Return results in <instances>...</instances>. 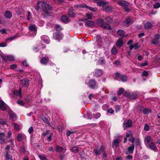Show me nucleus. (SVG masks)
I'll return each mask as SVG.
<instances>
[{
	"label": "nucleus",
	"instance_id": "nucleus-1",
	"mask_svg": "<svg viewBox=\"0 0 160 160\" xmlns=\"http://www.w3.org/2000/svg\"><path fill=\"white\" fill-rule=\"evenodd\" d=\"M42 10L47 16H50L51 13L49 11L52 10V7L49 4H47L45 2L43 1L41 4Z\"/></svg>",
	"mask_w": 160,
	"mask_h": 160
},
{
	"label": "nucleus",
	"instance_id": "nucleus-2",
	"mask_svg": "<svg viewBox=\"0 0 160 160\" xmlns=\"http://www.w3.org/2000/svg\"><path fill=\"white\" fill-rule=\"evenodd\" d=\"M105 147L104 146L102 145L100 148H95L93 150V152L97 156L98 155H100L101 153L105 151Z\"/></svg>",
	"mask_w": 160,
	"mask_h": 160
},
{
	"label": "nucleus",
	"instance_id": "nucleus-3",
	"mask_svg": "<svg viewBox=\"0 0 160 160\" xmlns=\"http://www.w3.org/2000/svg\"><path fill=\"white\" fill-rule=\"evenodd\" d=\"M115 76L116 79L118 80V78H120L122 82H125L127 81V77L125 75H121L120 73L116 72L115 73Z\"/></svg>",
	"mask_w": 160,
	"mask_h": 160
},
{
	"label": "nucleus",
	"instance_id": "nucleus-4",
	"mask_svg": "<svg viewBox=\"0 0 160 160\" xmlns=\"http://www.w3.org/2000/svg\"><path fill=\"white\" fill-rule=\"evenodd\" d=\"M93 2L99 7H102L103 9L108 3L107 1H104L102 0H93Z\"/></svg>",
	"mask_w": 160,
	"mask_h": 160
},
{
	"label": "nucleus",
	"instance_id": "nucleus-5",
	"mask_svg": "<svg viewBox=\"0 0 160 160\" xmlns=\"http://www.w3.org/2000/svg\"><path fill=\"white\" fill-rule=\"evenodd\" d=\"M132 126V122L131 120L128 119L126 122H124L123 123V127L124 130Z\"/></svg>",
	"mask_w": 160,
	"mask_h": 160
},
{
	"label": "nucleus",
	"instance_id": "nucleus-6",
	"mask_svg": "<svg viewBox=\"0 0 160 160\" xmlns=\"http://www.w3.org/2000/svg\"><path fill=\"white\" fill-rule=\"evenodd\" d=\"M139 109L140 112L142 111L144 115H148L152 112V110L150 108H144L142 105L139 107Z\"/></svg>",
	"mask_w": 160,
	"mask_h": 160
},
{
	"label": "nucleus",
	"instance_id": "nucleus-7",
	"mask_svg": "<svg viewBox=\"0 0 160 160\" xmlns=\"http://www.w3.org/2000/svg\"><path fill=\"white\" fill-rule=\"evenodd\" d=\"M160 38V36L159 34L156 35L154 38L151 41V43L153 45H157L159 43V39Z\"/></svg>",
	"mask_w": 160,
	"mask_h": 160
},
{
	"label": "nucleus",
	"instance_id": "nucleus-8",
	"mask_svg": "<svg viewBox=\"0 0 160 160\" xmlns=\"http://www.w3.org/2000/svg\"><path fill=\"white\" fill-rule=\"evenodd\" d=\"M88 84V87L91 89H94L96 86V82L93 79L90 80Z\"/></svg>",
	"mask_w": 160,
	"mask_h": 160
},
{
	"label": "nucleus",
	"instance_id": "nucleus-9",
	"mask_svg": "<svg viewBox=\"0 0 160 160\" xmlns=\"http://www.w3.org/2000/svg\"><path fill=\"white\" fill-rule=\"evenodd\" d=\"M29 81L28 79H24L21 80L20 81V83L22 87L28 88L29 86L28 84Z\"/></svg>",
	"mask_w": 160,
	"mask_h": 160
},
{
	"label": "nucleus",
	"instance_id": "nucleus-10",
	"mask_svg": "<svg viewBox=\"0 0 160 160\" xmlns=\"http://www.w3.org/2000/svg\"><path fill=\"white\" fill-rule=\"evenodd\" d=\"M53 37L55 39L58 40L59 41L62 39V35L59 32H55L53 34Z\"/></svg>",
	"mask_w": 160,
	"mask_h": 160
},
{
	"label": "nucleus",
	"instance_id": "nucleus-11",
	"mask_svg": "<svg viewBox=\"0 0 160 160\" xmlns=\"http://www.w3.org/2000/svg\"><path fill=\"white\" fill-rule=\"evenodd\" d=\"M148 148L154 151L155 152H157L158 151V149L153 142H151L148 146Z\"/></svg>",
	"mask_w": 160,
	"mask_h": 160
},
{
	"label": "nucleus",
	"instance_id": "nucleus-12",
	"mask_svg": "<svg viewBox=\"0 0 160 160\" xmlns=\"http://www.w3.org/2000/svg\"><path fill=\"white\" fill-rule=\"evenodd\" d=\"M5 132H0V143L1 144H3L5 143Z\"/></svg>",
	"mask_w": 160,
	"mask_h": 160
},
{
	"label": "nucleus",
	"instance_id": "nucleus-13",
	"mask_svg": "<svg viewBox=\"0 0 160 160\" xmlns=\"http://www.w3.org/2000/svg\"><path fill=\"white\" fill-rule=\"evenodd\" d=\"M103 73L102 70L101 69H97L95 70L94 76L97 78L100 77Z\"/></svg>",
	"mask_w": 160,
	"mask_h": 160
},
{
	"label": "nucleus",
	"instance_id": "nucleus-14",
	"mask_svg": "<svg viewBox=\"0 0 160 160\" xmlns=\"http://www.w3.org/2000/svg\"><path fill=\"white\" fill-rule=\"evenodd\" d=\"M49 59L47 57H43L40 59V63L42 65H46L47 64Z\"/></svg>",
	"mask_w": 160,
	"mask_h": 160
},
{
	"label": "nucleus",
	"instance_id": "nucleus-15",
	"mask_svg": "<svg viewBox=\"0 0 160 160\" xmlns=\"http://www.w3.org/2000/svg\"><path fill=\"white\" fill-rule=\"evenodd\" d=\"M8 112L9 115V118L10 119L13 120L16 117V114L11 109H10L8 111Z\"/></svg>",
	"mask_w": 160,
	"mask_h": 160
},
{
	"label": "nucleus",
	"instance_id": "nucleus-16",
	"mask_svg": "<svg viewBox=\"0 0 160 160\" xmlns=\"http://www.w3.org/2000/svg\"><path fill=\"white\" fill-rule=\"evenodd\" d=\"M61 19L62 22L65 23H67L70 21L69 18L66 15L62 16L61 18Z\"/></svg>",
	"mask_w": 160,
	"mask_h": 160
},
{
	"label": "nucleus",
	"instance_id": "nucleus-17",
	"mask_svg": "<svg viewBox=\"0 0 160 160\" xmlns=\"http://www.w3.org/2000/svg\"><path fill=\"white\" fill-rule=\"evenodd\" d=\"M28 29L32 32H33L34 33H36L37 28L35 25L31 24L29 26Z\"/></svg>",
	"mask_w": 160,
	"mask_h": 160
},
{
	"label": "nucleus",
	"instance_id": "nucleus-18",
	"mask_svg": "<svg viewBox=\"0 0 160 160\" xmlns=\"http://www.w3.org/2000/svg\"><path fill=\"white\" fill-rule=\"evenodd\" d=\"M42 40L43 41L46 43L48 44L49 43L50 40L49 37L47 35H43L41 37Z\"/></svg>",
	"mask_w": 160,
	"mask_h": 160
},
{
	"label": "nucleus",
	"instance_id": "nucleus-19",
	"mask_svg": "<svg viewBox=\"0 0 160 160\" xmlns=\"http://www.w3.org/2000/svg\"><path fill=\"white\" fill-rule=\"evenodd\" d=\"M134 145L132 144L128 148V153H126L127 154H133L134 150Z\"/></svg>",
	"mask_w": 160,
	"mask_h": 160
},
{
	"label": "nucleus",
	"instance_id": "nucleus-20",
	"mask_svg": "<svg viewBox=\"0 0 160 160\" xmlns=\"http://www.w3.org/2000/svg\"><path fill=\"white\" fill-rule=\"evenodd\" d=\"M68 14L70 18H73L75 16V14L74 12L73 9L72 8L69 9L68 11Z\"/></svg>",
	"mask_w": 160,
	"mask_h": 160
},
{
	"label": "nucleus",
	"instance_id": "nucleus-21",
	"mask_svg": "<svg viewBox=\"0 0 160 160\" xmlns=\"http://www.w3.org/2000/svg\"><path fill=\"white\" fill-rule=\"evenodd\" d=\"M0 109L3 111H5L7 110L5 102L1 100H0Z\"/></svg>",
	"mask_w": 160,
	"mask_h": 160
},
{
	"label": "nucleus",
	"instance_id": "nucleus-22",
	"mask_svg": "<svg viewBox=\"0 0 160 160\" xmlns=\"http://www.w3.org/2000/svg\"><path fill=\"white\" fill-rule=\"evenodd\" d=\"M4 15L6 18L10 19L12 16V14L10 11L6 10L5 12Z\"/></svg>",
	"mask_w": 160,
	"mask_h": 160
},
{
	"label": "nucleus",
	"instance_id": "nucleus-23",
	"mask_svg": "<svg viewBox=\"0 0 160 160\" xmlns=\"http://www.w3.org/2000/svg\"><path fill=\"white\" fill-rule=\"evenodd\" d=\"M101 27L103 29L109 30H111L112 28L111 26L108 24L104 23L102 25H101Z\"/></svg>",
	"mask_w": 160,
	"mask_h": 160
},
{
	"label": "nucleus",
	"instance_id": "nucleus-24",
	"mask_svg": "<svg viewBox=\"0 0 160 160\" xmlns=\"http://www.w3.org/2000/svg\"><path fill=\"white\" fill-rule=\"evenodd\" d=\"M117 34L119 36L121 37L122 38L125 36V32L124 31L122 30L119 29L116 32Z\"/></svg>",
	"mask_w": 160,
	"mask_h": 160
},
{
	"label": "nucleus",
	"instance_id": "nucleus-25",
	"mask_svg": "<svg viewBox=\"0 0 160 160\" xmlns=\"http://www.w3.org/2000/svg\"><path fill=\"white\" fill-rule=\"evenodd\" d=\"M112 7L108 5H106L103 8V11H105L106 12L109 13L112 11Z\"/></svg>",
	"mask_w": 160,
	"mask_h": 160
},
{
	"label": "nucleus",
	"instance_id": "nucleus-26",
	"mask_svg": "<svg viewBox=\"0 0 160 160\" xmlns=\"http://www.w3.org/2000/svg\"><path fill=\"white\" fill-rule=\"evenodd\" d=\"M152 24L149 22H147L144 24V27L145 29H150L152 28Z\"/></svg>",
	"mask_w": 160,
	"mask_h": 160
},
{
	"label": "nucleus",
	"instance_id": "nucleus-27",
	"mask_svg": "<svg viewBox=\"0 0 160 160\" xmlns=\"http://www.w3.org/2000/svg\"><path fill=\"white\" fill-rule=\"evenodd\" d=\"M123 42L122 39H118L116 43L117 46L118 48L121 47L123 45Z\"/></svg>",
	"mask_w": 160,
	"mask_h": 160
},
{
	"label": "nucleus",
	"instance_id": "nucleus-28",
	"mask_svg": "<svg viewBox=\"0 0 160 160\" xmlns=\"http://www.w3.org/2000/svg\"><path fill=\"white\" fill-rule=\"evenodd\" d=\"M124 22L126 24H128V25H131L133 23V22L132 19L129 17H128L127 18H126Z\"/></svg>",
	"mask_w": 160,
	"mask_h": 160
},
{
	"label": "nucleus",
	"instance_id": "nucleus-29",
	"mask_svg": "<svg viewBox=\"0 0 160 160\" xmlns=\"http://www.w3.org/2000/svg\"><path fill=\"white\" fill-rule=\"evenodd\" d=\"M79 147L77 146H75L72 147L71 149V151L74 154H76L79 151Z\"/></svg>",
	"mask_w": 160,
	"mask_h": 160
},
{
	"label": "nucleus",
	"instance_id": "nucleus-30",
	"mask_svg": "<svg viewBox=\"0 0 160 160\" xmlns=\"http://www.w3.org/2000/svg\"><path fill=\"white\" fill-rule=\"evenodd\" d=\"M117 3L118 5L123 7L128 4L129 3L124 0H121L118 1Z\"/></svg>",
	"mask_w": 160,
	"mask_h": 160
},
{
	"label": "nucleus",
	"instance_id": "nucleus-31",
	"mask_svg": "<svg viewBox=\"0 0 160 160\" xmlns=\"http://www.w3.org/2000/svg\"><path fill=\"white\" fill-rule=\"evenodd\" d=\"M130 50H131L133 48L134 49H137L139 48V46L138 43H136L135 44H131L129 46Z\"/></svg>",
	"mask_w": 160,
	"mask_h": 160
},
{
	"label": "nucleus",
	"instance_id": "nucleus-32",
	"mask_svg": "<svg viewBox=\"0 0 160 160\" xmlns=\"http://www.w3.org/2000/svg\"><path fill=\"white\" fill-rule=\"evenodd\" d=\"M85 25L86 26L92 27L94 25V22L91 21L87 20L85 22Z\"/></svg>",
	"mask_w": 160,
	"mask_h": 160
},
{
	"label": "nucleus",
	"instance_id": "nucleus-33",
	"mask_svg": "<svg viewBox=\"0 0 160 160\" xmlns=\"http://www.w3.org/2000/svg\"><path fill=\"white\" fill-rule=\"evenodd\" d=\"M120 140L119 139H115L113 140V142L116 147L119 146V144Z\"/></svg>",
	"mask_w": 160,
	"mask_h": 160
},
{
	"label": "nucleus",
	"instance_id": "nucleus-34",
	"mask_svg": "<svg viewBox=\"0 0 160 160\" xmlns=\"http://www.w3.org/2000/svg\"><path fill=\"white\" fill-rule=\"evenodd\" d=\"M42 120L45 123L48 124L49 126L50 125V123L49 121L48 118L45 117H42Z\"/></svg>",
	"mask_w": 160,
	"mask_h": 160
},
{
	"label": "nucleus",
	"instance_id": "nucleus-35",
	"mask_svg": "<svg viewBox=\"0 0 160 160\" xmlns=\"http://www.w3.org/2000/svg\"><path fill=\"white\" fill-rule=\"evenodd\" d=\"M56 151L57 152H60L62 151L63 148L61 146L57 145L55 148Z\"/></svg>",
	"mask_w": 160,
	"mask_h": 160
},
{
	"label": "nucleus",
	"instance_id": "nucleus-36",
	"mask_svg": "<svg viewBox=\"0 0 160 160\" xmlns=\"http://www.w3.org/2000/svg\"><path fill=\"white\" fill-rule=\"evenodd\" d=\"M96 23L101 27V25H102L104 23V20L102 19H98L96 21Z\"/></svg>",
	"mask_w": 160,
	"mask_h": 160
},
{
	"label": "nucleus",
	"instance_id": "nucleus-37",
	"mask_svg": "<svg viewBox=\"0 0 160 160\" xmlns=\"http://www.w3.org/2000/svg\"><path fill=\"white\" fill-rule=\"evenodd\" d=\"M14 94L18 96H20L21 97L22 95V89L21 88H20L19 89L18 91L16 90L14 92Z\"/></svg>",
	"mask_w": 160,
	"mask_h": 160
},
{
	"label": "nucleus",
	"instance_id": "nucleus-38",
	"mask_svg": "<svg viewBox=\"0 0 160 160\" xmlns=\"http://www.w3.org/2000/svg\"><path fill=\"white\" fill-rule=\"evenodd\" d=\"M5 157L6 160H9L11 158H12V156L9 154L8 151H6V152Z\"/></svg>",
	"mask_w": 160,
	"mask_h": 160
},
{
	"label": "nucleus",
	"instance_id": "nucleus-39",
	"mask_svg": "<svg viewBox=\"0 0 160 160\" xmlns=\"http://www.w3.org/2000/svg\"><path fill=\"white\" fill-rule=\"evenodd\" d=\"M92 116L93 118L97 119L100 117L101 114L99 112H96L95 113H93Z\"/></svg>",
	"mask_w": 160,
	"mask_h": 160
},
{
	"label": "nucleus",
	"instance_id": "nucleus-40",
	"mask_svg": "<svg viewBox=\"0 0 160 160\" xmlns=\"http://www.w3.org/2000/svg\"><path fill=\"white\" fill-rule=\"evenodd\" d=\"M98 63L99 64L101 65H103L105 64V61L104 59L101 58H100L98 61Z\"/></svg>",
	"mask_w": 160,
	"mask_h": 160
},
{
	"label": "nucleus",
	"instance_id": "nucleus-41",
	"mask_svg": "<svg viewBox=\"0 0 160 160\" xmlns=\"http://www.w3.org/2000/svg\"><path fill=\"white\" fill-rule=\"evenodd\" d=\"M151 138L150 136H147L145 137V141H146L147 144H148L151 142Z\"/></svg>",
	"mask_w": 160,
	"mask_h": 160
},
{
	"label": "nucleus",
	"instance_id": "nucleus-42",
	"mask_svg": "<svg viewBox=\"0 0 160 160\" xmlns=\"http://www.w3.org/2000/svg\"><path fill=\"white\" fill-rule=\"evenodd\" d=\"M19 150L23 154H25L26 151L25 149L24 146H21L20 147Z\"/></svg>",
	"mask_w": 160,
	"mask_h": 160
},
{
	"label": "nucleus",
	"instance_id": "nucleus-43",
	"mask_svg": "<svg viewBox=\"0 0 160 160\" xmlns=\"http://www.w3.org/2000/svg\"><path fill=\"white\" fill-rule=\"evenodd\" d=\"M23 139V138L22 134L21 133H19L17 137L18 141V142H21Z\"/></svg>",
	"mask_w": 160,
	"mask_h": 160
},
{
	"label": "nucleus",
	"instance_id": "nucleus-44",
	"mask_svg": "<svg viewBox=\"0 0 160 160\" xmlns=\"http://www.w3.org/2000/svg\"><path fill=\"white\" fill-rule=\"evenodd\" d=\"M63 29L60 25H56L55 27V30L56 31L58 32H59L62 30Z\"/></svg>",
	"mask_w": 160,
	"mask_h": 160
},
{
	"label": "nucleus",
	"instance_id": "nucleus-45",
	"mask_svg": "<svg viewBox=\"0 0 160 160\" xmlns=\"http://www.w3.org/2000/svg\"><path fill=\"white\" fill-rule=\"evenodd\" d=\"M132 136L133 134L132 133V131H128L126 132L125 137H126V138H128L129 137H131Z\"/></svg>",
	"mask_w": 160,
	"mask_h": 160
},
{
	"label": "nucleus",
	"instance_id": "nucleus-46",
	"mask_svg": "<svg viewBox=\"0 0 160 160\" xmlns=\"http://www.w3.org/2000/svg\"><path fill=\"white\" fill-rule=\"evenodd\" d=\"M106 20L107 22L109 23H112L113 22V19L110 16H108L106 18Z\"/></svg>",
	"mask_w": 160,
	"mask_h": 160
},
{
	"label": "nucleus",
	"instance_id": "nucleus-47",
	"mask_svg": "<svg viewBox=\"0 0 160 160\" xmlns=\"http://www.w3.org/2000/svg\"><path fill=\"white\" fill-rule=\"evenodd\" d=\"M130 99H136L138 98V95L136 94H132L131 95L130 94L129 98Z\"/></svg>",
	"mask_w": 160,
	"mask_h": 160
},
{
	"label": "nucleus",
	"instance_id": "nucleus-48",
	"mask_svg": "<svg viewBox=\"0 0 160 160\" xmlns=\"http://www.w3.org/2000/svg\"><path fill=\"white\" fill-rule=\"evenodd\" d=\"M17 103L20 105L22 106H24L25 104V102L21 99L18 100L17 101Z\"/></svg>",
	"mask_w": 160,
	"mask_h": 160
},
{
	"label": "nucleus",
	"instance_id": "nucleus-49",
	"mask_svg": "<svg viewBox=\"0 0 160 160\" xmlns=\"http://www.w3.org/2000/svg\"><path fill=\"white\" fill-rule=\"evenodd\" d=\"M57 128L59 132H62L63 129V126L61 125H59L57 127Z\"/></svg>",
	"mask_w": 160,
	"mask_h": 160
},
{
	"label": "nucleus",
	"instance_id": "nucleus-50",
	"mask_svg": "<svg viewBox=\"0 0 160 160\" xmlns=\"http://www.w3.org/2000/svg\"><path fill=\"white\" fill-rule=\"evenodd\" d=\"M124 92V89L122 88H120L118 90L117 94L118 96H120Z\"/></svg>",
	"mask_w": 160,
	"mask_h": 160
},
{
	"label": "nucleus",
	"instance_id": "nucleus-51",
	"mask_svg": "<svg viewBox=\"0 0 160 160\" xmlns=\"http://www.w3.org/2000/svg\"><path fill=\"white\" fill-rule=\"evenodd\" d=\"M17 37V36L14 35L13 37H10L8 38H7L5 40L7 42L8 41H11L13 40L15 38Z\"/></svg>",
	"mask_w": 160,
	"mask_h": 160
},
{
	"label": "nucleus",
	"instance_id": "nucleus-52",
	"mask_svg": "<svg viewBox=\"0 0 160 160\" xmlns=\"http://www.w3.org/2000/svg\"><path fill=\"white\" fill-rule=\"evenodd\" d=\"M7 59L9 60L10 61H14V58L13 56L12 55H8L7 56Z\"/></svg>",
	"mask_w": 160,
	"mask_h": 160
},
{
	"label": "nucleus",
	"instance_id": "nucleus-53",
	"mask_svg": "<svg viewBox=\"0 0 160 160\" xmlns=\"http://www.w3.org/2000/svg\"><path fill=\"white\" fill-rule=\"evenodd\" d=\"M65 157V154L64 153H60L59 155V158L60 160H63Z\"/></svg>",
	"mask_w": 160,
	"mask_h": 160
},
{
	"label": "nucleus",
	"instance_id": "nucleus-54",
	"mask_svg": "<svg viewBox=\"0 0 160 160\" xmlns=\"http://www.w3.org/2000/svg\"><path fill=\"white\" fill-rule=\"evenodd\" d=\"M87 9L92 12H96L97 11V8H93L92 7L89 6H88Z\"/></svg>",
	"mask_w": 160,
	"mask_h": 160
},
{
	"label": "nucleus",
	"instance_id": "nucleus-55",
	"mask_svg": "<svg viewBox=\"0 0 160 160\" xmlns=\"http://www.w3.org/2000/svg\"><path fill=\"white\" fill-rule=\"evenodd\" d=\"M144 129L146 131H148L150 129V127L148 124H145Z\"/></svg>",
	"mask_w": 160,
	"mask_h": 160
},
{
	"label": "nucleus",
	"instance_id": "nucleus-56",
	"mask_svg": "<svg viewBox=\"0 0 160 160\" xmlns=\"http://www.w3.org/2000/svg\"><path fill=\"white\" fill-rule=\"evenodd\" d=\"M115 110L116 112H119L121 110L120 106L117 105L115 106Z\"/></svg>",
	"mask_w": 160,
	"mask_h": 160
},
{
	"label": "nucleus",
	"instance_id": "nucleus-57",
	"mask_svg": "<svg viewBox=\"0 0 160 160\" xmlns=\"http://www.w3.org/2000/svg\"><path fill=\"white\" fill-rule=\"evenodd\" d=\"M38 157L41 160H47L48 159L44 155H39Z\"/></svg>",
	"mask_w": 160,
	"mask_h": 160
},
{
	"label": "nucleus",
	"instance_id": "nucleus-58",
	"mask_svg": "<svg viewBox=\"0 0 160 160\" xmlns=\"http://www.w3.org/2000/svg\"><path fill=\"white\" fill-rule=\"evenodd\" d=\"M129 5V3L128 4H127L126 5L124 6V7H123L124 10H125V11L128 12L130 11V10L128 8Z\"/></svg>",
	"mask_w": 160,
	"mask_h": 160
},
{
	"label": "nucleus",
	"instance_id": "nucleus-59",
	"mask_svg": "<svg viewBox=\"0 0 160 160\" xmlns=\"http://www.w3.org/2000/svg\"><path fill=\"white\" fill-rule=\"evenodd\" d=\"M153 6L154 8H158L160 7V3L157 2L153 5Z\"/></svg>",
	"mask_w": 160,
	"mask_h": 160
},
{
	"label": "nucleus",
	"instance_id": "nucleus-60",
	"mask_svg": "<svg viewBox=\"0 0 160 160\" xmlns=\"http://www.w3.org/2000/svg\"><path fill=\"white\" fill-rule=\"evenodd\" d=\"M86 16L87 18V19H92V14L90 13V14H88V13H87L86 14Z\"/></svg>",
	"mask_w": 160,
	"mask_h": 160
},
{
	"label": "nucleus",
	"instance_id": "nucleus-61",
	"mask_svg": "<svg viewBox=\"0 0 160 160\" xmlns=\"http://www.w3.org/2000/svg\"><path fill=\"white\" fill-rule=\"evenodd\" d=\"M0 124H1L2 125L7 124L6 120L2 119H0Z\"/></svg>",
	"mask_w": 160,
	"mask_h": 160
},
{
	"label": "nucleus",
	"instance_id": "nucleus-62",
	"mask_svg": "<svg viewBox=\"0 0 160 160\" xmlns=\"http://www.w3.org/2000/svg\"><path fill=\"white\" fill-rule=\"evenodd\" d=\"M17 67V65L16 64H13L12 65H11L10 66V68L12 70H14L16 69Z\"/></svg>",
	"mask_w": 160,
	"mask_h": 160
},
{
	"label": "nucleus",
	"instance_id": "nucleus-63",
	"mask_svg": "<svg viewBox=\"0 0 160 160\" xmlns=\"http://www.w3.org/2000/svg\"><path fill=\"white\" fill-rule=\"evenodd\" d=\"M14 127L15 129L19 131L20 130V128L18 125L16 123L14 124Z\"/></svg>",
	"mask_w": 160,
	"mask_h": 160
},
{
	"label": "nucleus",
	"instance_id": "nucleus-64",
	"mask_svg": "<svg viewBox=\"0 0 160 160\" xmlns=\"http://www.w3.org/2000/svg\"><path fill=\"white\" fill-rule=\"evenodd\" d=\"M25 100L28 102H31V98L30 96L28 95L25 98Z\"/></svg>",
	"mask_w": 160,
	"mask_h": 160
}]
</instances>
